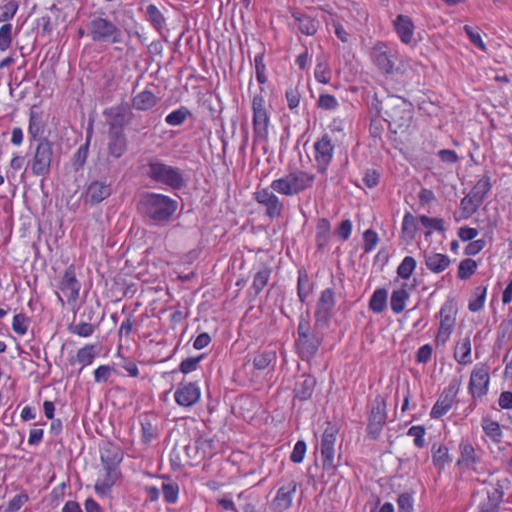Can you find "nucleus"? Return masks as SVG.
I'll return each instance as SVG.
<instances>
[{
	"mask_svg": "<svg viewBox=\"0 0 512 512\" xmlns=\"http://www.w3.org/2000/svg\"><path fill=\"white\" fill-rule=\"evenodd\" d=\"M335 305V291L331 288L324 289L321 292L316 305L315 327L326 328L329 326Z\"/></svg>",
	"mask_w": 512,
	"mask_h": 512,
	"instance_id": "12",
	"label": "nucleus"
},
{
	"mask_svg": "<svg viewBox=\"0 0 512 512\" xmlns=\"http://www.w3.org/2000/svg\"><path fill=\"white\" fill-rule=\"evenodd\" d=\"M395 29L403 43L410 44L414 41V25L409 17L399 15L395 20Z\"/></svg>",
	"mask_w": 512,
	"mask_h": 512,
	"instance_id": "26",
	"label": "nucleus"
},
{
	"mask_svg": "<svg viewBox=\"0 0 512 512\" xmlns=\"http://www.w3.org/2000/svg\"><path fill=\"white\" fill-rule=\"evenodd\" d=\"M486 294H487L486 287H483V286L476 287L471 296V299L469 301L468 309L471 312L480 311L484 307Z\"/></svg>",
	"mask_w": 512,
	"mask_h": 512,
	"instance_id": "42",
	"label": "nucleus"
},
{
	"mask_svg": "<svg viewBox=\"0 0 512 512\" xmlns=\"http://www.w3.org/2000/svg\"><path fill=\"white\" fill-rule=\"evenodd\" d=\"M127 149V141L122 130H110L109 132V153L115 157H121Z\"/></svg>",
	"mask_w": 512,
	"mask_h": 512,
	"instance_id": "25",
	"label": "nucleus"
},
{
	"mask_svg": "<svg viewBox=\"0 0 512 512\" xmlns=\"http://www.w3.org/2000/svg\"><path fill=\"white\" fill-rule=\"evenodd\" d=\"M499 497L497 493L494 496L487 494L486 499L479 504L477 512H498L500 506Z\"/></svg>",
	"mask_w": 512,
	"mask_h": 512,
	"instance_id": "51",
	"label": "nucleus"
},
{
	"mask_svg": "<svg viewBox=\"0 0 512 512\" xmlns=\"http://www.w3.org/2000/svg\"><path fill=\"white\" fill-rule=\"evenodd\" d=\"M419 221L421 225L427 229V231H425L426 238H429L431 236L433 230L439 232L445 231L444 221L441 218H431L426 215H421L419 217Z\"/></svg>",
	"mask_w": 512,
	"mask_h": 512,
	"instance_id": "39",
	"label": "nucleus"
},
{
	"mask_svg": "<svg viewBox=\"0 0 512 512\" xmlns=\"http://www.w3.org/2000/svg\"><path fill=\"white\" fill-rule=\"evenodd\" d=\"M331 239V224L326 218H320L316 225L315 241L317 248L323 250Z\"/></svg>",
	"mask_w": 512,
	"mask_h": 512,
	"instance_id": "29",
	"label": "nucleus"
},
{
	"mask_svg": "<svg viewBox=\"0 0 512 512\" xmlns=\"http://www.w3.org/2000/svg\"><path fill=\"white\" fill-rule=\"evenodd\" d=\"M18 3L16 1H11V2H8L6 3L2 8H1V12H0V22H7L9 20H11L17 10H18Z\"/></svg>",
	"mask_w": 512,
	"mask_h": 512,
	"instance_id": "60",
	"label": "nucleus"
},
{
	"mask_svg": "<svg viewBox=\"0 0 512 512\" xmlns=\"http://www.w3.org/2000/svg\"><path fill=\"white\" fill-rule=\"evenodd\" d=\"M472 345L469 335H465L463 338L457 341L453 357L456 362L460 365H469L473 362L472 360Z\"/></svg>",
	"mask_w": 512,
	"mask_h": 512,
	"instance_id": "24",
	"label": "nucleus"
},
{
	"mask_svg": "<svg viewBox=\"0 0 512 512\" xmlns=\"http://www.w3.org/2000/svg\"><path fill=\"white\" fill-rule=\"evenodd\" d=\"M426 430L423 426L417 425L409 428L407 435L413 438L414 445L417 448H423L426 445L425 441Z\"/></svg>",
	"mask_w": 512,
	"mask_h": 512,
	"instance_id": "52",
	"label": "nucleus"
},
{
	"mask_svg": "<svg viewBox=\"0 0 512 512\" xmlns=\"http://www.w3.org/2000/svg\"><path fill=\"white\" fill-rule=\"evenodd\" d=\"M317 106L323 110L334 111L339 107V102L336 97L331 94H320Z\"/></svg>",
	"mask_w": 512,
	"mask_h": 512,
	"instance_id": "54",
	"label": "nucleus"
},
{
	"mask_svg": "<svg viewBox=\"0 0 512 512\" xmlns=\"http://www.w3.org/2000/svg\"><path fill=\"white\" fill-rule=\"evenodd\" d=\"M252 125L254 144H261L267 141L269 135L270 117L268 114L264 96L255 94L251 101Z\"/></svg>",
	"mask_w": 512,
	"mask_h": 512,
	"instance_id": "4",
	"label": "nucleus"
},
{
	"mask_svg": "<svg viewBox=\"0 0 512 512\" xmlns=\"http://www.w3.org/2000/svg\"><path fill=\"white\" fill-rule=\"evenodd\" d=\"M108 115V122L112 129L120 128V130L129 123L132 114L123 106L111 108Z\"/></svg>",
	"mask_w": 512,
	"mask_h": 512,
	"instance_id": "27",
	"label": "nucleus"
},
{
	"mask_svg": "<svg viewBox=\"0 0 512 512\" xmlns=\"http://www.w3.org/2000/svg\"><path fill=\"white\" fill-rule=\"evenodd\" d=\"M158 102L155 94L150 90H143L132 98V106L138 111H147L156 106Z\"/></svg>",
	"mask_w": 512,
	"mask_h": 512,
	"instance_id": "31",
	"label": "nucleus"
},
{
	"mask_svg": "<svg viewBox=\"0 0 512 512\" xmlns=\"http://www.w3.org/2000/svg\"><path fill=\"white\" fill-rule=\"evenodd\" d=\"M459 450L460 458L457 461V465L473 468L479 462V457L471 443L466 441L461 442Z\"/></svg>",
	"mask_w": 512,
	"mask_h": 512,
	"instance_id": "30",
	"label": "nucleus"
},
{
	"mask_svg": "<svg viewBox=\"0 0 512 512\" xmlns=\"http://www.w3.org/2000/svg\"><path fill=\"white\" fill-rule=\"evenodd\" d=\"M314 181V174L297 170L273 180L271 188L280 195L292 197L311 188Z\"/></svg>",
	"mask_w": 512,
	"mask_h": 512,
	"instance_id": "1",
	"label": "nucleus"
},
{
	"mask_svg": "<svg viewBox=\"0 0 512 512\" xmlns=\"http://www.w3.org/2000/svg\"><path fill=\"white\" fill-rule=\"evenodd\" d=\"M387 297H388V292L386 289H384V288L376 289L370 298L369 308L374 313H377V314L382 313L387 306Z\"/></svg>",
	"mask_w": 512,
	"mask_h": 512,
	"instance_id": "36",
	"label": "nucleus"
},
{
	"mask_svg": "<svg viewBox=\"0 0 512 512\" xmlns=\"http://www.w3.org/2000/svg\"><path fill=\"white\" fill-rule=\"evenodd\" d=\"M28 499V495L25 493L15 495L8 502L7 508L5 509L4 512H17L28 501Z\"/></svg>",
	"mask_w": 512,
	"mask_h": 512,
	"instance_id": "62",
	"label": "nucleus"
},
{
	"mask_svg": "<svg viewBox=\"0 0 512 512\" xmlns=\"http://www.w3.org/2000/svg\"><path fill=\"white\" fill-rule=\"evenodd\" d=\"M490 383L489 368L482 364H476L471 371L468 390L470 395L476 399L481 398L488 392Z\"/></svg>",
	"mask_w": 512,
	"mask_h": 512,
	"instance_id": "13",
	"label": "nucleus"
},
{
	"mask_svg": "<svg viewBox=\"0 0 512 512\" xmlns=\"http://www.w3.org/2000/svg\"><path fill=\"white\" fill-rule=\"evenodd\" d=\"M12 44V25L3 24L0 27V51H6Z\"/></svg>",
	"mask_w": 512,
	"mask_h": 512,
	"instance_id": "53",
	"label": "nucleus"
},
{
	"mask_svg": "<svg viewBox=\"0 0 512 512\" xmlns=\"http://www.w3.org/2000/svg\"><path fill=\"white\" fill-rule=\"evenodd\" d=\"M297 292L300 301L304 303L306 298L310 294L309 279L306 274L299 275L297 281Z\"/></svg>",
	"mask_w": 512,
	"mask_h": 512,
	"instance_id": "57",
	"label": "nucleus"
},
{
	"mask_svg": "<svg viewBox=\"0 0 512 512\" xmlns=\"http://www.w3.org/2000/svg\"><path fill=\"white\" fill-rule=\"evenodd\" d=\"M254 62H255V71H256L257 81L260 84H265L267 82V76H266V65L264 63L263 55L262 54L256 55Z\"/></svg>",
	"mask_w": 512,
	"mask_h": 512,
	"instance_id": "58",
	"label": "nucleus"
},
{
	"mask_svg": "<svg viewBox=\"0 0 512 512\" xmlns=\"http://www.w3.org/2000/svg\"><path fill=\"white\" fill-rule=\"evenodd\" d=\"M432 461L434 466L438 470H443L447 465H449L452 461L449 450L444 445H433L432 447Z\"/></svg>",
	"mask_w": 512,
	"mask_h": 512,
	"instance_id": "35",
	"label": "nucleus"
},
{
	"mask_svg": "<svg viewBox=\"0 0 512 512\" xmlns=\"http://www.w3.org/2000/svg\"><path fill=\"white\" fill-rule=\"evenodd\" d=\"M398 512H412L413 511V498L410 493H402L397 499Z\"/></svg>",
	"mask_w": 512,
	"mask_h": 512,
	"instance_id": "64",
	"label": "nucleus"
},
{
	"mask_svg": "<svg viewBox=\"0 0 512 512\" xmlns=\"http://www.w3.org/2000/svg\"><path fill=\"white\" fill-rule=\"evenodd\" d=\"M52 157V144L47 139H41L30 162L32 173L35 176H47L50 173Z\"/></svg>",
	"mask_w": 512,
	"mask_h": 512,
	"instance_id": "11",
	"label": "nucleus"
},
{
	"mask_svg": "<svg viewBox=\"0 0 512 512\" xmlns=\"http://www.w3.org/2000/svg\"><path fill=\"white\" fill-rule=\"evenodd\" d=\"M457 393L458 386L455 383H450L432 407L430 417L433 419H439L444 416L452 408Z\"/></svg>",
	"mask_w": 512,
	"mask_h": 512,
	"instance_id": "18",
	"label": "nucleus"
},
{
	"mask_svg": "<svg viewBox=\"0 0 512 512\" xmlns=\"http://www.w3.org/2000/svg\"><path fill=\"white\" fill-rule=\"evenodd\" d=\"M270 275H271V269L268 267H263L261 270H259L254 275L251 289L254 290L256 295H258L264 289V287L268 284Z\"/></svg>",
	"mask_w": 512,
	"mask_h": 512,
	"instance_id": "43",
	"label": "nucleus"
},
{
	"mask_svg": "<svg viewBox=\"0 0 512 512\" xmlns=\"http://www.w3.org/2000/svg\"><path fill=\"white\" fill-rule=\"evenodd\" d=\"M385 114L390 126L406 129L412 121L413 108L411 103L403 98L390 96L385 102Z\"/></svg>",
	"mask_w": 512,
	"mask_h": 512,
	"instance_id": "6",
	"label": "nucleus"
},
{
	"mask_svg": "<svg viewBox=\"0 0 512 512\" xmlns=\"http://www.w3.org/2000/svg\"><path fill=\"white\" fill-rule=\"evenodd\" d=\"M162 492L164 496V500L167 503L174 504L178 500L179 495V486L177 483L173 481H165L162 484Z\"/></svg>",
	"mask_w": 512,
	"mask_h": 512,
	"instance_id": "49",
	"label": "nucleus"
},
{
	"mask_svg": "<svg viewBox=\"0 0 512 512\" xmlns=\"http://www.w3.org/2000/svg\"><path fill=\"white\" fill-rule=\"evenodd\" d=\"M424 261L426 268L434 274L444 272L451 264V259L448 255L436 252H425Z\"/></svg>",
	"mask_w": 512,
	"mask_h": 512,
	"instance_id": "23",
	"label": "nucleus"
},
{
	"mask_svg": "<svg viewBox=\"0 0 512 512\" xmlns=\"http://www.w3.org/2000/svg\"><path fill=\"white\" fill-rule=\"evenodd\" d=\"M146 13L150 19V21L157 27H162L164 22H165V18L163 16V14L161 13V11L157 8L156 5L154 4H149L146 8Z\"/></svg>",
	"mask_w": 512,
	"mask_h": 512,
	"instance_id": "59",
	"label": "nucleus"
},
{
	"mask_svg": "<svg viewBox=\"0 0 512 512\" xmlns=\"http://www.w3.org/2000/svg\"><path fill=\"white\" fill-rule=\"evenodd\" d=\"M477 263L471 258H466L459 263L457 276L461 280L469 279L477 270Z\"/></svg>",
	"mask_w": 512,
	"mask_h": 512,
	"instance_id": "46",
	"label": "nucleus"
},
{
	"mask_svg": "<svg viewBox=\"0 0 512 512\" xmlns=\"http://www.w3.org/2000/svg\"><path fill=\"white\" fill-rule=\"evenodd\" d=\"M87 33L97 43L115 44L122 38L120 28L102 16H95L88 22Z\"/></svg>",
	"mask_w": 512,
	"mask_h": 512,
	"instance_id": "5",
	"label": "nucleus"
},
{
	"mask_svg": "<svg viewBox=\"0 0 512 512\" xmlns=\"http://www.w3.org/2000/svg\"><path fill=\"white\" fill-rule=\"evenodd\" d=\"M482 429L487 437L494 443H499L502 439V430L497 421L490 418H483L481 422Z\"/></svg>",
	"mask_w": 512,
	"mask_h": 512,
	"instance_id": "37",
	"label": "nucleus"
},
{
	"mask_svg": "<svg viewBox=\"0 0 512 512\" xmlns=\"http://www.w3.org/2000/svg\"><path fill=\"white\" fill-rule=\"evenodd\" d=\"M410 295L406 289V285H402L400 288L395 289L390 298L391 310L395 314H400L406 307V302L409 300Z\"/></svg>",
	"mask_w": 512,
	"mask_h": 512,
	"instance_id": "34",
	"label": "nucleus"
},
{
	"mask_svg": "<svg viewBox=\"0 0 512 512\" xmlns=\"http://www.w3.org/2000/svg\"><path fill=\"white\" fill-rule=\"evenodd\" d=\"M99 353V345L87 344L77 351L75 362L80 364L81 369H83L84 367L91 365Z\"/></svg>",
	"mask_w": 512,
	"mask_h": 512,
	"instance_id": "32",
	"label": "nucleus"
},
{
	"mask_svg": "<svg viewBox=\"0 0 512 512\" xmlns=\"http://www.w3.org/2000/svg\"><path fill=\"white\" fill-rule=\"evenodd\" d=\"M314 387L315 380L313 378L304 379L295 389L296 397L301 401L309 399L313 394Z\"/></svg>",
	"mask_w": 512,
	"mask_h": 512,
	"instance_id": "44",
	"label": "nucleus"
},
{
	"mask_svg": "<svg viewBox=\"0 0 512 512\" xmlns=\"http://www.w3.org/2000/svg\"><path fill=\"white\" fill-rule=\"evenodd\" d=\"M334 155V146L328 134L323 135L314 143V159L319 173L324 174Z\"/></svg>",
	"mask_w": 512,
	"mask_h": 512,
	"instance_id": "15",
	"label": "nucleus"
},
{
	"mask_svg": "<svg viewBox=\"0 0 512 512\" xmlns=\"http://www.w3.org/2000/svg\"><path fill=\"white\" fill-rule=\"evenodd\" d=\"M440 319L437 334L435 336L436 346H444L450 339L456 325V311L451 302H445L438 313Z\"/></svg>",
	"mask_w": 512,
	"mask_h": 512,
	"instance_id": "10",
	"label": "nucleus"
},
{
	"mask_svg": "<svg viewBox=\"0 0 512 512\" xmlns=\"http://www.w3.org/2000/svg\"><path fill=\"white\" fill-rule=\"evenodd\" d=\"M68 330L79 337L87 338L94 333L95 326L87 322H78L70 324Z\"/></svg>",
	"mask_w": 512,
	"mask_h": 512,
	"instance_id": "48",
	"label": "nucleus"
},
{
	"mask_svg": "<svg viewBox=\"0 0 512 512\" xmlns=\"http://www.w3.org/2000/svg\"><path fill=\"white\" fill-rule=\"evenodd\" d=\"M192 113L190 110L181 106L176 110H173L165 117V122L169 126H180L182 125L189 117H191Z\"/></svg>",
	"mask_w": 512,
	"mask_h": 512,
	"instance_id": "38",
	"label": "nucleus"
},
{
	"mask_svg": "<svg viewBox=\"0 0 512 512\" xmlns=\"http://www.w3.org/2000/svg\"><path fill=\"white\" fill-rule=\"evenodd\" d=\"M81 288L80 282L76 278L74 266H69L59 283L60 293L66 298L67 302L75 301L79 297Z\"/></svg>",
	"mask_w": 512,
	"mask_h": 512,
	"instance_id": "19",
	"label": "nucleus"
},
{
	"mask_svg": "<svg viewBox=\"0 0 512 512\" xmlns=\"http://www.w3.org/2000/svg\"><path fill=\"white\" fill-rule=\"evenodd\" d=\"M120 461L121 458H118L117 455L110 457L104 453L101 454V462L104 467V473L98 477L94 485L95 492L98 495H107L111 488L114 486L119 476V471L115 466V463H119Z\"/></svg>",
	"mask_w": 512,
	"mask_h": 512,
	"instance_id": "8",
	"label": "nucleus"
},
{
	"mask_svg": "<svg viewBox=\"0 0 512 512\" xmlns=\"http://www.w3.org/2000/svg\"><path fill=\"white\" fill-rule=\"evenodd\" d=\"M379 242L378 234L368 229L363 233V249L366 253L373 251Z\"/></svg>",
	"mask_w": 512,
	"mask_h": 512,
	"instance_id": "55",
	"label": "nucleus"
},
{
	"mask_svg": "<svg viewBox=\"0 0 512 512\" xmlns=\"http://www.w3.org/2000/svg\"><path fill=\"white\" fill-rule=\"evenodd\" d=\"M146 174L151 180L173 189H180L184 186L181 170L158 159L149 160Z\"/></svg>",
	"mask_w": 512,
	"mask_h": 512,
	"instance_id": "3",
	"label": "nucleus"
},
{
	"mask_svg": "<svg viewBox=\"0 0 512 512\" xmlns=\"http://www.w3.org/2000/svg\"><path fill=\"white\" fill-rule=\"evenodd\" d=\"M307 450V445L303 440H299L294 445L293 451L290 455V460L294 463H301L304 460Z\"/></svg>",
	"mask_w": 512,
	"mask_h": 512,
	"instance_id": "61",
	"label": "nucleus"
},
{
	"mask_svg": "<svg viewBox=\"0 0 512 512\" xmlns=\"http://www.w3.org/2000/svg\"><path fill=\"white\" fill-rule=\"evenodd\" d=\"M141 210L151 219L163 221L170 218L177 209V202L169 196L157 193L144 194L139 202Z\"/></svg>",
	"mask_w": 512,
	"mask_h": 512,
	"instance_id": "2",
	"label": "nucleus"
},
{
	"mask_svg": "<svg viewBox=\"0 0 512 512\" xmlns=\"http://www.w3.org/2000/svg\"><path fill=\"white\" fill-rule=\"evenodd\" d=\"M296 491L297 483L294 480H290L287 484L281 486L272 501L274 510L276 512H284L290 508Z\"/></svg>",
	"mask_w": 512,
	"mask_h": 512,
	"instance_id": "21",
	"label": "nucleus"
},
{
	"mask_svg": "<svg viewBox=\"0 0 512 512\" xmlns=\"http://www.w3.org/2000/svg\"><path fill=\"white\" fill-rule=\"evenodd\" d=\"M372 62L386 74H392L395 67L396 51L384 43H377L371 49Z\"/></svg>",
	"mask_w": 512,
	"mask_h": 512,
	"instance_id": "14",
	"label": "nucleus"
},
{
	"mask_svg": "<svg viewBox=\"0 0 512 512\" xmlns=\"http://www.w3.org/2000/svg\"><path fill=\"white\" fill-rule=\"evenodd\" d=\"M418 230L417 220L411 212H406L403 216L401 225V239L407 244L411 243L416 236Z\"/></svg>",
	"mask_w": 512,
	"mask_h": 512,
	"instance_id": "33",
	"label": "nucleus"
},
{
	"mask_svg": "<svg viewBox=\"0 0 512 512\" xmlns=\"http://www.w3.org/2000/svg\"><path fill=\"white\" fill-rule=\"evenodd\" d=\"M201 397V389L196 382L180 383L175 390V402L184 408H189L198 403Z\"/></svg>",
	"mask_w": 512,
	"mask_h": 512,
	"instance_id": "17",
	"label": "nucleus"
},
{
	"mask_svg": "<svg viewBox=\"0 0 512 512\" xmlns=\"http://www.w3.org/2000/svg\"><path fill=\"white\" fill-rule=\"evenodd\" d=\"M113 372V367L109 365H100L94 370V380L96 383H104L108 381Z\"/></svg>",
	"mask_w": 512,
	"mask_h": 512,
	"instance_id": "63",
	"label": "nucleus"
},
{
	"mask_svg": "<svg viewBox=\"0 0 512 512\" xmlns=\"http://www.w3.org/2000/svg\"><path fill=\"white\" fill-rule=\"evenodd\" d=\"M387 419L386 403L382 398H376L369 417L367 426L368 434L376 438Z\"/></svg>",
	"mask_w": 512,
	"mask_h": 512,
	"instance_id": "20",
	"label": "nucleus"
},
{
	"mask_svg": "<svg viewBox=\"0 0 512 512\" xmlns=\"http://www.w3.org/2000/svg\"><path fill=\"white\" fill-rule=\"evenodd\" d=\"M298 338L296 347L298 354L303 360H310L317 353L322 337L311 331L310 322L301 318L297 327Z\"/></svg>",
	"mask_w": 512,
	"mask_h": 512,
	"instance_id": "7",
	"label": "nucleus"
},
{
	"mask_svg": "<svg viewBox=\"0 0 512 512\" xmlns=\"http://www.w3.org/2000/svg\"><path fill=\"white\" fill-rule=\"evenodd\" d=\"M276 361V352L272 349L259 352L253 359V365L258 370L268 368Z\"/></svg>",
	"mask_w": 512,
	"mask_h": 512,
	"instance_id": "40",
	"label": "nucleus"
},
{
	"mask_svg": "<svg viewBox=\"0 0 512 512\" xmlns=\"http://www.w3.org/2000/svg\"><path fill=\"white\" fill-rule=\"evenodd\" d=\"M285 98L287 101V106L291 111H294L298 108L300 104L301 94L299 92L298 87L291 86L286 90Z\"/></svg>",
	"mask_w": 512,
	"mask_h": 512,
	"instance_id": "56",
	"label": "nucleus"
},
{
	"mask_svg": "<svg viewBox=\"0 0 512 512\" xmlns=\"http://www.w3.org/2000/svg\"><path fill=\"white\" fill-rule=\"evenodd\" d=\"M294 18L298 22V28L301 31V33L307 36H312L317 32L318 22L315 19L307 15H294Z\"/></svg>",
	"mask_w": 512,
	"mask_h": 512,
	"instance_id": "41",
	"label": "nucleus"
},
{
	"mask_svg": "<svg viewBox=\"0 0 512 512\" xmlns=\"http://www.w3.org/2000/svg\"><path fill=\"white\" fill-rule=\"evenodd\" d=\"M31 320L24 313H18L14 315L12 321V330L19 336H23L27 333L30 326Z\"/></svg>",
	"mask_w": 512,
	"mask_h": 512,
	"instance_id": "47",
	"label": "nucleus"
},
{
	"mask_svg": "<svg viewBox=\"0 0 512 512\" xmlns=\"http://www.w3.org/2000/svg\"><path fill=\"white\" fill-rule=\"evenodd\" d=\"M111 185L104 180L92 181L86 189L85 202L96 205L111 195Z\"/></svg>",
	"mask_w": 512,
	"mask_h": 512,
	"instance_id": "22",
	"label": "nucleus"
},
{
	"mask_svg": "<svg viewBox=\"0 0 512 512\" xmlns=\"http://www.w3.org/2000/svg\"><path fill=\"white\" fill-rule=\"evenodd\" d=\"M335 442V429L332 427L325 429L320 443L322 464L325 470H334L337 466L335 462Z\"/></svg>",
	"mask_w": 512,
	"mask_h": 512,
	"instance_id": "16",
	"label": "nucleus"
},
{
	"mask_svg": "<svg viewBox=\"0 0 512 512\" xmlns=\"http://www.w3.org/2000/svg\"><path fill=\"white\" fill-rule=\"evenodd\" d=\"M416 266V260L411 256H406L397 267V275L400 278L407 280L413 274L414 270L416 269Z\"/></svg>",
	"mask_w": 512,
	"mask_h": 512,
	"instance_id": "45",
	"label": "nucleus"
},
{
	"mask_svg": "<svg viewBox=\"0 0 512 512\" xmlns=\"http://www.w3.org/2000/svg\"><path fill=\"white\" fill-rule=\"evenodd\" d=\"M276 191L269 187L257 188L253 193L254 200L265 209V215L270 219L280 218L284 212V202L276 195Z\"/></svg>",
	"mask_w": 512,
	"mask_h": 512,
	"instance_id": "9",
	"label": "nucleus"
},
{
	"mask_svg": "<svg viewBox=\"0 0 512 512\" xmlns=\"http://www.w3.org/2000/svg\"><path fill=\"white\" fill-rule=\"evenodd\" d=\"M480 204L481 202L471 194L465 196L460 202L459 211L454 214L455 221L460 222L470 218L477 211Z\"/></svg>",
	"mask_w": 512,
	"mask_h": 512,
	"instance_id": "28",
	"label": "nucleus"
},
{
	"mask_svg": "<svg viewBox=\"0 0 512 512\" xmlns=\"http://www.w3.org/2000/svg\"><path fill=\"white\" fill-rule=\"evenodd\" d=\"M491 189L489 178L484 176L474 185L471 195L478 201L482 202L486 194Z\"/></svg>",
	"mask_w": 512,
	"mask_h": 512,
	"instance_id": "50",
	"label": "nucleus"
}]
</instances>
